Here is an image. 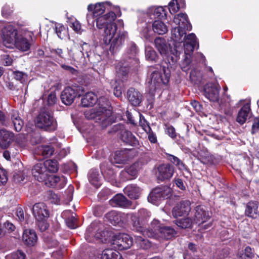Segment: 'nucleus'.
<instances>
[{
    "mask_svg": "<svg viewBox=\"0 0 259 259\" xmlns=\"http://www.w3.org/2000/svg\"><path fill=\"white\" fill-rule=\"evenodd\" d=\"M121 12L119 11L115 14L113 12H110L103 16H100L95 20L96 26L99 29L104 28L103 34V39L106 45H110V51L114 53L119 50L124 43L127 37L126 32L117 31V25L114 22L117 16L120 17Z\"/></svg>",
    "mask_w": 259,
    "mask_h": 259,
    "instance_id": "1",
    "label": "nucleus"
},
{
    "mask_svg": "<svg viewBox=\"0 0 259 259\" xmlns=\"http://www.w3.org/2000/svg\"><path fill=\"white\" fill-rule=\"evenodd\" d=\"M250 103L245 104L239 110L236 121L240 124L244 123L251 115Z\"/></svg>",
    "mask_w": 259,
    "mask_h": 259,
    "instance_id": "28",
    "label": "nucleus"
},
{
    "mask_svg": "<svg viewBox=\"0 0 259 259\" xmlns=\"http://www.w3.org/2000/svg\"><path fill=\"white\" fill-rule=\"evenodd\" d=\"M12 259H25V255L24 252L18 250L11 254Z\"/></svg>",
    "mask_w": 259,
    "mask_h": 259,
    "instance_id": "60",
    "label": "nucleus"
},
{
    "mask_svg": "<svg viewBox=\"0 0 259 259\" xmlns=\"http://www.w3.org/2000/svg\"><path fill=\"white\" fill-rule=\"evenodd\" d=\"M151 230L145 232V237L169 239L176 234V231L170 227L162 226L157 220H154L151 224Z\"/></svg>",
    "mask_w": 259,
    "mask_h": 259,
    "instance_id": "4",
    "label": "nucleus"
},
{
    "mask_svg": "<svg viewBox=\"0 0 259 259\" xmlns=\"http://www.w3.org/2000/svg\"><path fill=\"white\" fill-rule=\"evenodd\" d=\"M143 165V163L141 161H138L130 166L126 167L120 174L121 180L124 181L136 178Z\"/></svg>",
    "mask_w": 259,
    "mask_h": 259,
    "instance_id": "11",
    "label": "nucleus"
},
{
    "mask_svg": "<svg viewBox=\"0 0 259 259\" xmlns=\"http://www.w3.org/2000/svg\"><path fill=\"white\" fill-rule=\"evenodd\" d=\"M211 213L204 206H197L195 208L194 223L200 225L208 221Z\"/></svg>",
    "mask_w": 259,
    "mask_h": 259,
    "instance_id": "17",
    "label": "nucleus"
},
{
    "mask_svg": "<svg viewBox=\"0 0 259 259\" xmlns=\"http://www.w3.org/2000/svg\"><path fill=\"white\" fill-rule=\"evenodd\" d=\"M194 221L189 218L181 219L175 221V224L180 228L186 229L191 228Z\"/></svg>",
    "mask_w": 259,
    "mask_h": 259,
    "instance_id": "42",
    "label": "nucleus"
},
{
    "mask_svg": "<svg viewBox=\"0 0 259 259\" xmlns=\"http://www.w3.org/2000/svg\"><path fill=\"white\" fill-rule=\"evenodd\" d=\"M31 45V43L29 39L25 38L22 35H19L14 45V47L22 52H26L29 50Z\"/></svg>",
    "mask_w": 259,
    "mask_h": 259,
    "instance_id": "31",
    "label": "nucleus"
},
{
    "mask_svg": "<svg viewBox=\"0 0 259 259\" xmlns=\"http://www.w3.org/2000/svg\"><path fill=\"white\" fill-rule=\"evenodd\" d=\"M8 181V177L6 171L0 167V185L6 183Z\"/></svg>",
    "mask_w": 259,
    "mask_h": 259,
    "instance_id": "57",
    "label": "nucleus"
},
{
    "mask_svg": "<svg viewBox=\"0 0 259 259\" xmlns=\"http://www.w3.org/2000/svg\"><path fill=\"white\" fill-rule=\"evenodd\" d=\"M152 27L154 32L159 35L164 34L168 31L166 25L163 22L159 20L155 21L153 23Z\"/></svg>",
    "mask_w": 259,
    "mask_h": 259,
    "instance_id": "40",
    "label": "nucleus"
},
{
    "mask_svg": "<svg viewBox=\"0 0 259 259\" xmlns=\"http://www.w3.org/2000/svg\"><path fill=\"white\" fill-rule=\"evenodd\" d=\"M230 97L227 95H224L223 98L221 99L220 105L221 107H223L224 106L227 107L229 105L230 103Z\"/></svg>",
    "mask_w": 259,
    "mask_h": 259,
    "instance_id": "62",
    "label": "nucleus"
},
{
    "mask_svg": "<svg viewBox=\"0 0 259 259\" xmlns=\"http://www.w3.org/2000/svg\"><path fill=\"white\" fill-rule=\"evenodd\" d=\"M108 106L107 99L101 97L98 100L96 107L84 111V116L87 119L94 120L95 122L99 123L102 128H106L113 122L111 110L107 108Z\"/></svg>",
    "mask_w": 259,
    "mask_h": 259,
    "instance_id": "3",
    "label": "nucleus"
},
{
    "mask_svg": "<svg viewBox=\"0 0 259 259\" xmlns=\"http://www.w3.org/2000/svg\"><path fill=\"white\" fill-rule=\"evenodd\" d=\"M57 99L56 98V93L51 92L48 97V104L50 106H52L56 103Z\"/></svg>",
    "mask_w": 259,
    "mask_h": 259,
    "instance_id": "58",
    "label": "nucleus"
},
{
    "mask_svg": "<svg viewBox=\"0 0 259 259\" xmlns=\"http://www.w3.org/2000/svg\"><path fill=\"white\" fill-rule=\"evenodd\" d=\"M32 212L36 220L47 219L49 216V211L44 203L35 204L32 208Z\"/></svg>",
    "mask_w": 259,
    "mask_h": 259,
    "instance_id": "22",
    "label": "nucleus"
},
{
    "mask_svg": "<svg viewBox=\"0 0 259 259\" xmlns=\"http://www.w3.org/2000/svg\"><path fill=\"white\" fill-rule=\"evenodd\" d=\"M22 240L26 245L33 246L37 241V237L34 230H25L23 234Z\"/></svg>",
    "mask_w": 259,
    "mask_h": 259,
    "instance_id": "30",
    "label": "nucleus"
},
{
    "mask_svg": "<svg viewBox=\"0 0 259 259\" xmlns=\"http://www.w3.org/2000/svg\"><path fill=\"white\" fill-rule=\"evenodd\" d=\"M135 241L141 247L146 248L150 246V244L148 240L145 239L141 236H135Z\"/></svg>",
    "mask_w": 259,
    "mask_h": 259,
    "instance_id": "48",
    "label": "nucleus"
},
{
    "mask_svg": "<svg viewBox=\"0 0 259 259\" xmlns=\"http://www.w3.org/2000/svg\"><path fill=\"white\" fill-rule=\"evenodd\" d=\"M259 204L256 201L249 202L246 206L245 214L249 217L256 218L258 216Z\"/></svg>",
    "mask_w": 259,
    "mask_h": 259,
    "instance_id": "32",
    "label": "nucleus"
},
{
    "mask_svg": "<svg viewBox=\"0 0 259 259\" xmlns=\"http://www.w3.org/2000/svg\"><path fill=\"white\" fill-rule=\"evenodd\" d=\"M54 149L51 146H39L35 149V153L37 155H41L43 158H48L53 154Z\"/></svg>",
    "mask_w": 259,
    "mask_h": 259,
    "instance_id": "37",
    "label": "nucleus"
},
{
    "mask_svg": "<svg viewBox=\"0 0 259 259\" xmlns=\"http://www.w3.org/2000/svg\"><path fill=\"white\" fill-rule=\"evenodd\" d=\"M111 244L115 249L122 250L128 249L132 246L133 239L127 234L119 233L113 236Z\"/></svg>",
    "mask_w": 259,
    "mask_h": 259,
    "instance_id": "10",
    "label": "nucleus"
},
{
    "mask_svg": "<svg viewBox=\"0 0 259 259\" xmlns=\"http://www.w3.org/2000/svg\"><path fill=\"white\" fill-rule=\"evenodd\" d=\"M32 174L35 179L39 182H44L48 176L44 162H39L35 164L32 169Z\"/></svg>",
    "mask_w": 259,
    "mask_h": 259,
    "instance_id": "23",
    "label": "nucleus"
},
{
    "mask_svg": "<svg viewBox=\"0 0 259 259\" xmlns=\"http://www.w3.org/2000/svg\"><path fill=\"white\" fill-rule=\"evenodd\" d=\"M160 189L162 191L161 192V193L162 194L161 195L163 199H167L171 196L172 190L170 188L167 186H164L160 188Z\"/></svg>",
    "mask_w": 259,
    "mask_h": 259,
    "instance_id": "52",
    "label": "nucleus"
},
{
    "mask_svg": "<svg viewBox=\"0 0 259 259\" xmlns=\"http://www.w3.org/2000/svg\"><path fill=\"white\" fill-rule=\"evenodd\" d=\"M186 30L179 27H176L171 30V38L175 42L174 50H171L173 56L171 57V60L172 64L177 62L183 49L185 55V61L187 64L189 63L190 55L198 45L195 34L191 33L186 36Z\"/></svg>",
    "mask_w": 259,
    "mask_h": 259,
    "instance_id": "2",
    "label": "nucleus"
},
{
    "mask_svg": "<svg viewBox=\"0 0 259 259\" xmlns=\"http://www.w3.org/2000/svg\"><path fill=\"white\" fill-rule=\"evenodd\" d=\"M110 204L113 207H128L131 202L122 194H118L110 200Z\"/></svg>",
    "mask_w": 259,
    "mask_h": 259,
    "instance_id": "26",
    "label": "nucleus"
},
{
    "mask_svg": "<svg viewBox=\"0 0 259 259\" xmlns=\"http://www.w3.org/2000/svg\"><path fill=\"white\" fill-rule=\"evenodd\" d=\"M89 180L90 183L95 187L98 188L100 186L99 174L97 171H90L89 174Z\"/></svg>",
    "mask_w": 259,
    "mask_h": 259,
    "instance_id": "45",
    "label": "nucleus"
},
{
    "mask_svg": "<svg viewBox=\"0 0 259 259\" xmlns=\"http://www.w3.org/2000/svg\"><path fill=\"white\" fill-rule=\"evenodd\" d=\"M172 66L167 64V67L163 66L164 77L158 71L155 70L152 72L148 81L149 90L152 93L160 89L163 84H166L168 82L170 77V71L168 68L172 67Z\"/></svg>",
    "mask_w": 259,
    "mask_h": 259,
    "instance_id": "6",
    "label": "nucleus"
},
{
    "mask_svg": "<svg viewBox=\"0 0 259 259\" xmlns=\"http://www.w3.org/2000/svg\"><path fill=\"white\" fill-rule=\"evenodd\" d=\"M71 27L77 33H80L81 32V25L79 21L75 20L71 23Z\"/></svg>",
    "mask_w": 259,
    "mask_h": 259,
    "instance_id": "59",
    "label": "nucleus"
},
{
    "mask_svg": "<svg viewBox=\"0 0 259 259\" xmlns=\"http://www.w3.org/2000/svg\"><path fill=\"white\" fill-rule=\"evenodd\" d=\"M169 12L171 14H175L180 9L179 5L177 0H172L168 5Z\"/></svg>",
    "mask_w": 259,
    "mask_h": 259,
    "instance_id": "50",
    "label": "nucleus"
},
{
    "mask_svg": "<svg viewBox=\"0 0 259 259\" xmlns=\"http://www.w3.org/2000/svg\"><path fill=\"white\" fill-rule=\"evenodd\" d=\"M84 93V89L81 86L66 87L61 94V100L66 105H71L77 97H80Z\"/></svg>",
    "mask_w": 259,
    "mask_h": 259,
    "instance_id": "9",
    "label": "nucleus"
},
{
    "mask_svg": "<svg viewBox=\"0 0 259 259\" xmlns=\"http://www.w3.org/2000/svg\"><path fill=\"white\" fill-rule=\"evenodd\" d=\"M36 126L45 131L52 132L57 130V123L52 114L49 111H41L37 115Z\"/></svg>",
    "mask_w": 259,
    "mask_h": 259,
    "instance_id": "7",
    "label": "nucleus"
},
{
    "mask_svg": "<svg viewBox=\"0 0 259 259\" xmlns=\"http://www.w3.org/2000/svg\"><path fill=\"white\" fill-rule=\"evenodd\" d=\"M141 189L134 184L127 185L124 189V193L130 198L134 199L139 198L141 194Z\"/></svg>",
    "mask_w": 259,
    "mask_h": 259,
    "instance_id": "34",
    "label": "nucleus"
},
{
    "mask_svg": "<svg viewBox=\"0 0 259 259\" xmlns=\"http://www.w3.org/2000/svg\"><path fill=\"white\" fill-rule=\"evenodd\" d=\"M221 87L219 85L208 83L204 87V95L209 101L218 102L219 100V91Z\"/></svg>",
    "mask_w": 259,
    "mask_h": 259,
    "instance_id": "15",
    "label": "nucleus"
},
{
    "mask_svg": "<svg viewBox=\"0 0 259 259\" xmlns=\"http://www.w3.org/2000/svg\"><path fill=\"white\" fill-rule=\"evenodd\" d=\"M26 175L23 171H18L14 175L13 178L15 182L19 183L25 179Z\"/></svg>",
    "mask_w": 259,
    "mask_h": 259,
    "instance_id": "55",
    "label": "nucleus"
},
{
    "mask_svg": "<svg viewBox=\"0 0 259 259\" xmlns=\"http://www.w3.org/2000/svg\"><path fill=\"white\" fill-rule=\"evenodd\" d=\"M244 253V255L248 259H252L254 257L253 251H252V249L249 246H247L245 247Z\"/></svg>",
    "mask_w": 259,
    "mask_h": 259,
    "instance_id": "61",
    "label": "nucleus"
},
{
    "mask_svg": "<svg viewBox=\"0 0 259 259\" xmlns=\"http://www.w3.org/2000/svg\"><path fill=\"white\" fill-rule=\"evenodd\" d=\"M47 219H42V220H37L38 221V227L40 231L43 232L46 230L49 227V224L46 221Z\"/></svg>",
    "mask_w": 259,
    "mask_h": 259,
    "instance_id": "56",
    "label": "nucleus"
},
{
    "mask_svg": "<svg viewBox=\"0 0 259 259\" xmlns=\"http://www.w3.org/2000/svg\"><path fill=\"white\" fill-rule=\"evenodd\" d=\"M105 3H99L95 6L90 4L88 7V10L90 12H93L92 14H88L87 19L89 25H94L95 19L94 18L98 17L102 15L105 11Z\"/></svg>",
    "mask_w": 259,
    "mask_h": 259,
    "instance_id": "12",
    "label": "nucleus"
},
{
    "mask_svg": "<svg viewBox=\"0 0 259 259\" xmlns=\"http://www.w3.org/2000/svg\"><path fill=\"white\" fill-rule=\"evenodd\" d=\"M11 119L16 132H20L23 125L24 122L16 111H13L11 114Z\"/></svg>",
    "mask_w": 259,
    "mask_h": 259,
    "instance_id": "35",
    "label": "nucleus"
},
{
    "mask_svg": "<svg viewBox=\"0 0 259 259\" xmlns=\"http://www.w3.org/2000/svg\"><path fill=\"white\" fill-rule=\"evenodd\" d=\"M96 95L93 92L86 93L82 98L81 104L83 107H88L93 105L97 101Z\"/></svg>",
    "mask_w": 259,
    "mask_h": 259,
    "instance_id": "36",
    "label": "nucleus"
},
{
    "mask_svg": "<svg viewBox=\"0 0 259 259\" xmlns=\"http://www.w3.org/2000/svg\"><path fill=\"white\" fill-rule=\"evenodd\" d=\"M157 169V179L161 181L170 179L174 172V167L168 164H161Z\"/></svg>",
    "mask_w": 259,
    "mask_h": 259,
    "instance_id": "20",
    "label": "nucleus"
},
{
    "mask_svg": "<svg viewBox=\"0 0 259 259\" xmlns=\"http://www.w3.org/2000/svg\"><path fill=\"white\" fill-rule=\"evenodd\" d=\"M129 67L119 63L116 67V78L115 82H124L127 79Z\"/></svg>",
    "mask_w": 259,
    "mask_h": 259,
    "instance_id": "25",
    "label": "nucleus"
},
{
    "mask_svg": "<svg viewBox=\"0 0 259 259\" xmlns=\"http://www.w3.org/2000/svg\"><path fill=\"white\" fill-rule=\"evenodd\" d=\"M154 45L156 49L163 57H166L169 66L175 65L176 63L172 64L171 60V57L173 56L172 52L168 55V47L166 40L164 38L158 37L154 40Z\"/></svg>",
    "mask_w": 259,
    "mask_h": 259,
    "instance_id": "13",
    "label": "nucleus"
},
{
    "mask_svg": "<svg viewBox=\"0 0 259 259\" xmlns=\"http://www.w3.org/2000/svg\"><path fill=\"white\" fill-rule=\"evenodd\" d=\"M105 218L114 226L120 225L124 223H126L129 220L128 213H121L116 211L109 212L106 214Z\"/></svg>",
    "mask_w": 259,
    "mask_h": 259,
    "instance_id": "16",
    "label": "nucleus"
},
{
    "mask_svg": "<svg viewBox=\"0 0 259 259\" xmlns=\"http://www.w3.org/2000/svg\"><path fill=\"white\" fill-rule=\"evenodd\" d=\"M198 159L205 164H210L212 162V157L208 151H201L199 152Z\"/></svg>",
    "mask_w": 259,
    "mask_h": 259,
    "instance_id": "41",
    "label": "nucleus"
},
{
    "mask_svg": "<svg viewBox=\"0 0 259 259\" xmlns=\"http://www.w3.org/2000/svg\"><path fill=\"white\" fill-rule=\"evenodd\" d=\"M151 215L150 212L144 208L140 209L137 213H128L129 219L131 221L133 229L134 231L140 232L145 236V232L151 230L150 228L144 229L145 225Z\"/></svg>",
    "mask_w": 259,
    "mask_h": 259,
    "instance_id": "5",
    "label": "nucleus"
},
{
    "mask_svg": "<svg viewBox=\"0 0 259 259\" xmlns=\"http://www.w3.org/2000/svg\"><path fill=\"white\" fill-rule=\"evenodd\" d=\"M191 210L190 202L189 201H182L172 209V213L175 218L188 215Z\"/></svg>",
    "mask_w": 259,
    "mask_h": 259,
    "instance_id": "21",
    "label": "nucleus"
},
{
    "mask_svg": "<svg viewBox=\"0 0 259 259\" xmlns=\"http://www.w3.org/2000/svg\"><path fill=\"white\" fill-rule=\"evenodd\" d=\"M174 22L181 28H184L188 31H190L192 29V26L185 13H180L176 15L174 19Z\"/></svg>",
    "mask_w": 259,
    "mask_h": 259,
    "instance_id": "27",
    "label": "nucleus"
},
{
    "mask_svg": "<svg viewBox=\"0 0 259 259\" xmlns=\"http://www.w3.org/2000/svg\"><path fill=\"white\" fill-rule=\"evenodd\" d=\"M139 124L145 132H149L151 131V128L149 123L142 115L140 116Z\"/></svg>",
    "mask_w": 259,
    "mask_h": 259,
    "instance_id": "49",
    "label": "nucleus"
},
{
    "mask_svg": "<svg viewBox=\"0 0 259 259\" xmlns=\"http://www.w3.org/2000/svg\"><path fill=\"white\" fill-rule=\"evenodd\" d=\"M121 139L122 141L126 143L132 144L136 141V138L133 134L128 131L125 130L121 134Z\"/></svg>",
    "mask_w": 259,
    "mask_h": 259,
    "instance_id": "46",
    "label": "nucleus"
},
{
    "mask_svg": "<svg viewBox=\"0 0 259 259\" xmlns=\"http://www.w3.org/2000/svg\"><path fill=\"white\" fill-rule=\"evenodd\" d=\"M165 133L168 135L171 138L175 139L177 137V133L176 130L172 125H166L165 128Z\"/></svg>",
    "mask_w": 259,
    "mask_h": 259,
    "instance_id": "53",
    "label": "nucleus"
},
{
    "mask_svg": "<svg viewBox=\"0 0 259 259\" xmlns=\"http://www.w3.org/2000/svg\"><path fill=\"white\" fill-rule=\"evenodd\" d=\"M76 223V220L73 216L68 218L66 220V225L70 229H75L77 227Z\"/></svg>",
    "mask_w": 259,
    "mask_h": 259,
    "instance_id": "54",
    "label": "nucleus"
},
{
    "mask_svg": "<svg viewBox=\"0 0 259 259\" xmlns=\"http://www.w3.org/2000/svg\"><path fill=\"white\" fill-rule=\"evenodd\" d=\"M14 140V135L12 132L6 130H0V146L3 148L8 147Z\"/></svg>",
    "mask_w": 259,
    "mask_h": 259,
    "instance_id": "24",
    "label": "nucleus"
},
{
    "mask_svg": "<svg viewBox=\"0 0 259 259\" xmlns=\"http://www.w3.org/2000/svg\"><path fill=\"white\" fill-rule=\"evenodd\" d=\"M100 258L101 259H123L118 251L111 249L104 250L101 254Z\"/></svg>",
    "mask_w": 259,
    "mask_h": 259,
    "instance_id": "39",
    "label": "nucleus"
},
{
    "mask_svg": "<svg viewBox=\"0 0 259 259\" xmlns=\"http://www.w3.org/2000/svg\"><path fill=\"white\" fill-rule=\"evenodd\" d=\"M160 187L154 189L148 196V201L153 204L157 205L162 199Z\"/></svg>",
    "mask_w": 259,
    "mask_h": 259,
    "instance_id": "38",
    "label": "nucleus"
},
{
    "mask_svg": "<svg viewBox=\"0 0 259 259\" xmlns=\"http://www.w3.org/2000/svg\"><path fill=\"white\" fill-rule=\"evenodd\" d=\"M145 58L147 60L156 62L158 59V55L152 48L147 47L145 49Z\"/></svg>",
    "mask_w": 259,
    "mask_h": 259,
    "instance_id": "44",
    "label": "nucleus"
},
{
    "mask_svg": "<svg viewBox=\"0 0 259 259\" xmlns=\"http://www.w3.org/2000/svg\"><path fill=\"white\" fill-rule=\"evenodd\" d=\"M45 165L47 174L50 172H55L58 170L57 162L56 160H47L44 162Z\"/></svg>",
    "mask_w": 259,
    "mask_h": 259,
    "instance_id": "43",
    "label": "nucleus"
},
{
    "mask_svg": "<svg viewBox=\"0 0 259 259\" xmlns=\"http://www.w3.org/2000/svg\"><path fill=\"white\" fill-rule=\"evenodd\" d=\"M19 36L18 30L11 24L6 25L2 30L3 44L7 48H13Z\"/></svg>",
    "mask_w": 259,
    "mask_h": 259,
    "instance_id": "8",
    "label": "nucleus"
},
{
    "mask_svg": "<svg viewBox=\"0 0 259 259\" xmlns=\"http://www.w3.org/2000/svg\"><path fill=\"white\" fill-rule=\"evenodd\" d=\"M56 33L60 39H63L65 36V27L61 24H57L55 25Z\"/></svg>",
    "mask_w": 259,
    "mask_h": 259,
    "instance_id": "51",
    "label": "nucleus"
},
{
    "mask_svg": "<svg viewBox=\"0 0 259 259\" xmlns=\"http://www.w3.org/2000/svg\"><path fill=\"white\" fill-rule=\"evenodd\" d=\"M127 99L132 105H139L142 100V94L134 88L130 89L127 92Z\"/></svg>",
    "mask_w": 259,
    "mask_h": 259,
    "instance_id": "29",
    "label": "nucleus"
},
{
    "mask_svg": "<svg viewBox=\"0 0 259 259\" xmlns=\"http://www.w3.org/2000/svg\"><path fill=\"white\" fill-rule=\"evenodd\" d=\"M168 159L173 163L179 170L182 171L183 175L184 177L188 178L189 175H190V171L187 168L185 164L177 157L169 155Z\"/></svg>",
    "mask_w": 259,
    "mask_h": 259,
    "instance_id": "33",
    "label": "nucleus"
},
{
    "mask_svg": "<svg viewBox=\"0 0 259 259\" xmlns=\"http://www.w3.org/2000/svg\"><path fill=\"white\" fill-rule=\"evenodd\" d=\"M259 129V118H255L254 120L253 123L252 125V134H254L256 133Z\"/></svg>",
    "mask_w": 259,
    "mask_h": 259,
    "instance_id": "63",
    "label": "nucleus"
},
{
    "mask_svg": "<svg viewBox=\"0 0 259 259\" xmlns=\"http://www.w3.org/2000/svg\"><path fill=\"white\" fill-rule=\"evenodd\" d=\"M138 50L137 46L134 42H131L128 45L126 53V58L128 60L127 62L130 64V67H133L135 69L137 70L140 66L139 60L137 58Z\"/></svg>",
    "mask_w": 259,
    "mask_h": 259,
    "instance_id": "14",
    "label": "nucleus"
},
{
    "mask_svg": "<svg viewBox=\"0 0 259 259\" xmlns=\"http://www.w3.org/2000/svg\"><path fill=\"white\" fill-rule=\"evenodd\" d=\"M148 135V139L152 143L157 142V137L156 135L151 130L149 132H146Z\"/></svg>",
    "mask_w": 259,
    "mask_h": 259,
    "instance_id": "64",
    "label": "nucleus"
},
{
    "mask_svg": "<svg viewBox=\"0 0 259 259\" xmlns=\"http://www.w3.org/2000/svg\"><path fill=\"white\" fill-rule=\"evenodd\" d=\"M97 225V223H92L87 229L86 232L85 233V239L90 242L92 241L90 237L93 235L97 239L100 240L102 242L106 241V235L108 234L107 231H100L99 230L97 233L94 234L93 231L96 230Z\"/></svg>",
    "mask_w": 259,
    "mask_h": 259,
    "instance_id": "18",
    "label": "nucleus"
},
{
    "mask_svg": "<svg viewBox=\"0 0 259 259\" xmlns=\"http://www.w3.org/2000/svg\"><path fill=\"white\" fill-rule=\"evenodd\" d=\"M44 182L48 186L58 189L63 188L66 184V180L64 177H60L54 175H49V174Z\"/></svg>",
    "mask_w": 259,
    "mask_h": 259,
    "instance_id": "19",
    "label": "nucleus"
},
{
    "mask_svg": "<svg viewBox=\"0 0 259 259\" xmlns=\"http://www.w3.org/2000/svg\"><path fill=\"white\" fill-rule=\"evenodd\" d=\"M151 11L153 12L154 18H161L166 15L165 11L162 7L152 8Z\"/></svg>",
    "mask_w": 259,
    "mask_h": 259,
    "instance_id": "47",
    "label": "nucleus"
}]
</instances>
